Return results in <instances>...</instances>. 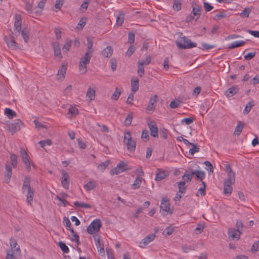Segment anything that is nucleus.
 Here are the masks:
<instances>
[{"label":"nucleus","mask_w":259,"mask_h":259,"mask_svg":"<svg viewBox=\"0 0 259 259\" xmlns=\"http://www.w3.org/2000/svg\"><path fill=\"white\" fill-rule=\"evenodd\" d=\"M195 247L193 245H184L182 246V249L185 253H188L191 251L194 250Z\"/></svg>","instance_id":"obj_56"},{"label":"nucleus","mask_w":259,"mask_h":259,"mask_svg":"<svg viewBox=\"0 0 259 259\" xmlns=\"http://www.w3.org/2000/svg\"><path fill=\"white\" fill-rule=\"evenodd\" d=\"M191 146H192V148L189 149V154H190L191 155H193L195 153L199 152L200 148L196 145L192 143Z\"/></svg>","instance_id":"obj_40"},{"label":"nucleus","mask_w":259,"mask_h":259,"mask_svg":"<svg viewBox=\"0 0 259 259\" xmlns=\"http://www.w3.org/2000/svg\"><path fill=\"white\" fill-rule=\"evenodd\" d=\"M23 123L21 120L16 119L14 121L9 125V130L12 133H16L19 131Z\"/></svg>","instance_id":"obj_8"},{"label":"nucleus","mask_w":259,"mask_h":259,"mask_svg":"<svg viewBox=\"0 0 259 259\" xmlns=\"http://www.w3.org/2000/svg\"><path fill=\"white\" fill-rule=\"evenodd\" d=\"M7 44L8 47L13 50L16 49L17 48L16 42L14 39L8 40L7 42Z\"/></svg>","instance_id":"obj_57"},{"label":"nucleus","mask_w":259,"mask_h":259,"mask_svg":"<svg viewBox=\"0 0 259 259\" xmlns=\"http://www.w3.org/2000/svg\"><path fill=\"white\" fill-rule=\"evenodd\" d=\"M251 12V9L249 8H245L240 13V16L242 17H248Z\"/></svg>","instance_id":"obj_50"},{"label":"nucleus","mask_w":259,"mask_h":259,"mask_svg":"<svg viewBox=\"0 0 259 259\" xmlns=\"http://www.w3.org/2000/svg\"><path fill=\"white\" fill-rule=\"evenodd\" d=\"M238 91L239 89L237 87L233 86L225 91V95L228 98L232 97L238 93Z\"/></svg>","instance_id":"obj_20"},{"label":"nucleus","mask_w":259,"mask_h":259,"mask_svg":"<svg viewBox=\"0 0 259 259\" xmlns=\"http://www.w3.org/2000/svg\"><path fill=\"white\" fill-rule=\"evenodd\" d=\"M113 49L111 46H108L101 52V55L106 58L110 57L113 54Z\"/></svg>","instance_id":"obj_24"},{"label":"nucleus","mask_w":259,"mask_h":259,"mask_svg":"<svg viewBox=\"0 0 259 259\" xmlns=\"http://www.w3.org/2000/svg\"><path fill=\"white\" fill-rule=\"evenodd\" d=\"M151 61V57L150 56H147L145 60H140L138 61L137 64H139L142 65H149Z\"/></svg>","instance_id":"obj_37"},{"label":"nucleus","mask_w":259,"mask_h":259,"mask_svg":"<svg viewBox=\"0 0 259 259\" xmlns=\"http://www.w3.org/2000/svg\"><path fill=\"white\" fill-rule=\"evenodd\" d=\"M20 153L22 159L30 158L27 152L25 149L21 148Z\"/></svg>","instance_id":"obj_59"},{"label":"nucleus","mask_w":259,"mask_h":259,"mask_svg":"<svg viewBox=\"0 0 259 259\" xmlns=\"http://www.w3.org/2000/svg\"><path fill=\"white\" fill-rule=\"evenodd\" d=\"M141 138L147 141L149 140V133L147 130H143L141 135Z\"/></svg>","instance_id":"obj_63"},{"label":"nucleus","mask_w":259,"mask_h":259,"mask_svg":"<svg viewBox=\"0 0 259 259\" xmlns=\"http://www.w3.org/2000/svg\"><path fill=\"white\" fill-rule=\"evenodd\" d=\"M204 228V225L203 224L199 223L197 224V227L195 228V231L198 232L197 233L200 234L203 232Z\"/></svg>","instance_id":"obj_58"},{"label":"nucleus","mask_w":259,"mask_h":259,"mask_svg":"<svg viewBox=\"0 0 259 259\" xmlns=\"http://www.w3.org/2000/svg\"><path fill=\"white\" fill-rule=\"evenodd\" d=\"M96 187V184L93 181H89L84 186V188L87 191H91Z\"/></svg>","instance_id":"obj_39"},{"label":"nucleus","mask_w":259,"mask_h":259,"mask_svg":"<svg viewBox=\"0 0 259 259\" xmlns=\"http://www.w3.org/2000/svg\"><path fill=\"white\" fill-rule=\"evenodd\" d=\"M142 178L141 176L139 175L137 177L134 183L132 185V188L133 189H137L140 187L142 183Z\"/></svg>","instance_id":"obj_27"},{"label":"nucleus","mask_w":259,"mask_h":259,"mask_svg":"<svg viewBox=\"0 0 259 259\" xmlns=\"http://www.w3.org/2000/svg\"><path fill=\"white\" fill-rule=\"evenodd\" d=\"M92 55V54L86 52L84 55L80 58L79 64V71L81 74H85L87 72V65L90 63Z\"/></svg>","instance_id":"obj_4"},{"label":"nucleus","mask_w":259,"mask_h":259,"mask_svg":"<svg viewBox=\"0 0 259 259\" xmlns=\"http://www.w3.org/2000/svg\"><path fill=\"white\" fill-rule=\"evenodd\" d=\"M138 67V74L140 77L143 76V75L144 74L145 70L144 66H142L141 64H138L137 65Z\"/></svg>","instance_id":"obj_49"},{"label":"nucleus","mask_w":259,"mask_h":259,"mask_svg":"<svg viewBox=\"0 0 259 259\" xmlns=\"http://www.w3.org/2000/svg\"><path fill=\"white\" fill-rule=\"evenodd\" d=\"M245 44L243 40H237L232 42L228 47L229 49H232L239 47L243 46Z\"/></svg>","instance_id":"obj_26"},{"label":"nucleus","mask_w":259,"mask_h":259,"mask_svg":"<svg viewBox=\"0 0 259 259\" xmlns=\"http://www.w3.org/2000/svg\"><path fill=\"white\" fill-rule=\"evenodd\" d=\"M243 127V124L241 121H239L237 122V124L234 130V134L235 135L239 136L241 134Z\"/></svg>","instance_id":"obj_28"},{"label":"nucleus","mask_w":259,"mask_h":259,"mask_svg":"<svg viewBox=\"0 0 259 259\" xmlns=\"http://www.w3.org/2000/svg\"><path fill=\"white\" fill-rule=\"evenodd\" d=\"M168 176V172L161 168H157L155 180L156 181H160L164 179L166 177Z\"/></svg>","instance_id":"obj_9"},{"label":"nucleus","mask_w":259,"mask_h":259,"mask_svg":"<svg viewBox=\"0 0 259 259\" xmlns=\"http://www.w3.org/2000/svg\"><path fill=\"white\" fill-rule=\"evenodd\" d=\"M177 46L182 49H191L196 47L195 42H192L187 37L184 36L176 41Z\"/></svg>","instance_id":"obj_3"},{"label":"nucleus","mask_w":259,"mask_h":259,"mask_svg":"<svg viewBox=\"0 0 259 259\" xmlns=\"http://www.w3.org/2000/svg\"><path fill=\"white\" fill-rule=\"evenodd\" d=\"M24 9L29 14H32L33 12V10H34L33 9L32 4L27 1L24 3Z\"/></svg>","instance_id":"obj_34"},{"label":"nucleus","mask_w":259,"mask_h":259,"mask_svg":"<svg viewBox=\"0 0 259 259\" xmlns=\"http://www.w3.org/2000/svg\"><path fill=\"white\" fill-rule=\"evenodd\" d=\"M147 124L150 131L151 136L154 138H157L158 136V128L155 122L154 121H150Z\"/></svg>","instance_id":"obj_10"},{"label":"nucleus","mask_w":259,"mask_h":259,"mask_svg":"<svg viewBox=\"0 0 259 259\" xmlns=\"http://www.w3.org/2000/svg\"><path fill=\"white\" fill-rule=\"evenodd\" d=\"M69 177L68 174L67 172L65 171H63L62 172V179L61 180V183L63 186V187L65 189H68L69 188Z\"/></svg>","instance_id":"obj_18"},{"label":"nucleus","mask_w":259,"mask_h":259,"mask_svg":"<svg viewBox=\"0 0 259 259\" xmlns=\"http://www.w3.org/2000/svg\"><path fill=\"white\" fill-rule=\"evenodd\" d=\"M133 116L132 113H130L127 115L126 118L124 120V123L126 126L130 125L131 124Z\"/></svg>","instance_id":"obj_47"},{"label":"nucleus","mask_w":259,"mask_h":259,"mask_svg":"<svg viewBox=\"0 0 259 259\" xmlns=\"http://www.w3.org/2000/svg\"><path fill=\"white\" fill-rule=\"evenodd\" d=\"M38 144H39L41 148H44V147L46 145H49V146L51 145L52 144V141L49 139H47L46 140L39 141L38 142Z\"/></svg>","instance_id":"obj_54"},{"label":"nucleus","mask_w":259,"mask_h":259,"mask_svg":"<svg viewBox=\"0 0 259 259\" xmlns=\"http://www.w3.org/2000/svg\"><path fill=\"white\" fill-rule=\"evenodd\" d=\"M5 114L9 119H12L14 117L16 116L15 112L10 108H6L5 109Z\"/></svg>","instance_id":"obj_32"},{"label":"nucleus","mask_w":259,"mask_h":259,"mask_svg":"<svg viewBox=\"0 0 259 259\" xmlns=\"http://www.w3.org/2000/svg\"><path fill=\"white\" fill-rule=\"evenodd\" d=\"M71 234V240L72 241L75 242L77 244L79 243V237L78 235H77L73 230H71L70 232Z\"/></svg>","instance_id":"obj_43"},{"label":"nucleus","mask_w":259,"mask_h":259,"mask_svg":"<svg viewBox=\"0 0 259 259\" xmlns=\"http://www.w3.org/2000/svg\"><path fill=\"white\" fill-rule=\"evenodd\" d=\"M20 253L21 250L19 246L16 250H8L7 252L6 259H15V256L19 255Z\"/></svg>","instance_id":"obj_15"},{"label":"nucleus","mask_w":259,"mask_h":259,"mask_svg":"<svg viewBox=\"0 0 259 259\" xmlns=\"http://www.w3.org/2000/svg\"><path fill=\"white\" fill-rule=\"evenodd\" d=\"M93 45V40L89 38H87V46H88V49L87 50V52L90 53L91 54L93 53V49H92Z\"/></svg>","instance_id":"obj_38"},{"label":"nucleus","mask_w":259,"mask_h":259,"mask_svg":"<svg viewBox=\"0 0 259 259\" xmlns=\"http://www.w3.org/2000/svg\"><path fill=\"white\" fill-rule=\"evenodd\" d=\"M63 223L64 224L66 228V229L69 230L71 232V230H73L71 227V223L70 220L66 217H64L63 218Z\"/></svg>","instance_id":"obj_45"},{"label":"nucleus","mask_w":259,"mask_h":259,"mask_svg":"<svg viewBox=\"0 0 259 259\" xmlns=\"http://www.w3.org/2000/svg\"><path fill=\"white\" fill-rule=\"evenodd\" d=\"M170 204L168 199L163 198L161 200L160 205V209L162 213L165 214L168 212L169 210Z\"/></svg>","instance_id":"obj_14"},{"label":"nucleus","mask_w":259,"mask_h":259,"mask_svg":"<svg viewBox=\"0 0 259 259\" xmlns=\"http://www.w3.org/2000/svg\"><path fill=\"white\" fill-rule=\"evenodd\" d=\"M155 238L154 234H151L144 238L140 242V246L144 247L149 243L154 240Z\"/></svg>","instance_id":"obj_13"},{"label":"nucleus","mask_w":259,"mask_h":259,"mask_svg":"<svg viewBox=\"0 0 259 259\" xmlns=\"http://www.w3.org/2000/svg\"><path fill=\"white\" fill-rule=\"evenodd\" d=\"M10 244L11 246L10 250H16V249L18 247V246L17 247L18 244L16 240L13 239L12 237L10 239Z\"/></svg>","instance_id":"obj_51"},{"label":"nucleus","mask_w":259,"mask_h":259,"mask_svg":"<svg viewBox=\"0 0 259 259\" xmlns=\"http://www.w3.org/2000/svg\"><path fill=\"white\" fill-rule=\"evenodd\" d=\"M72 44V41L70 39H67L66 40L65 44L63 47L62 50L64 52H67Z\"/></svg>","instance_id":"obj_35"},{"label":"nucleus","mask_w":259,"mask_h":259,"mask_svg":"<svg viewBox=\"0 0 259 259\" xmlns=\"http://www.w3.org/2000/svg\"><path fill=\"white\" fill-rule=\"evenodd\" d=\"M177 184L179 188V191L185 193L186 189L185 182L180 181L178 182Z\"/></svg>","instance_id":"obj_41"},{"label":"nucleus","mask_w":259,"mask_h":259,"mask_svg":"<svg viewBox=\"0 0 259 259\" xmlns=\"http://www.w3.org/2000/svg\"><path fill=\"white\" fill-rule=\"evenodd\" d=\"M58 245L60 249L63 251L64 253H67L69 252V248L64 242L60 241L58 243Z\"/></svg>","instance_id":"obj_42"},{"label":"nucleus","mask_w":259,"mask_h":259,"mask_svg":"<svg viewBox=\"0 0 259 259\" xmlns=\"http://www.w3.org/2000/svg\"><path fill=\"white\" fill-rule=\"evenodd\" d=\"M203 187L200 188L197 192V195L198 196L199 194H200L201 196L205 195V187L206 185L204 182H202Z\"/></svg>","instance_id":"obj_52"},{"label":"nucleus","mask_w":259,"mask_h":259,"mask_svg":"<svg viewBox=\"0 0 259 259\" xmlns=\"http://www.w3.org/2000/svg\"><path fill=\"white\" fill-rule=\"evenodd\" d=\"M139 79H136L132 80L131 82L132 91L133 93H135L139 89Z\"/></svg>","instance_id":"obj_31"},{"label":"nucleus","mask_w":259,"mask_h":259,"mask_svg":"<svg viewBox=\"0 0 259 259\" xmlns=\"http://www.w3.org/2000/svg\"><path fill=\"white\" fill-rule=\"evenodd\" d=\"M254 105L253 101H252L248 102L245 107V108L243 110V113L244 114H247L250 111Z\"/></svg>","instance_id":"obj_30"},{"label":"nucleus","mask_w":259,"mask_h":259,"mask_svg":"<svg viewBox=\"0 0 259 259\" xmlns=\"http://www.w3.org/2000/svg\"><path fill=\"white\" fill-rule=\"evenodd\" d=\"M22 190V193L26 195V203L28 205L32 206L34 195V191L31 187L30 179L27 176H26L24 178Z\"/></svg>","instance_id":"obj_2"},{"label":"nucleus","mask_w":259,"mask_h":259,"mask_svg":"<svg viewBox=\"0 0 259 259\" xmlns=\"http://www.w3.org/2000/svg\"><path fill=\"white\" fill-rule=\"evenodd\" d=\"M251 251L252 252L255 253L259 251V240L254 242L251 247Z\"/></svg>","instance_id":"obj_60"},{"label":"nucleus","mask_w":259,"mask_h":259,"mask_svg":"<svg viewBox=\"0 0 259 259\" xmlns=\"http://www.w3.org/2000/svg\"><path fill=\"white\" fill-rule=\"evenodd\" d=\"M46 3V0H41L37 4V7L34 8V10L35 11L34 13L37 15H40L41 13V12L45 6Z\"/></svg>","instance_id":"obj_22"},{"label":"nucleus","mask_w":259,"mask_h":259,"mask_svg":"<svg viewBox=\"0 0 259 259\" xmlns=\"http://www.w3.org/2000/svg\"><path fill=\"white\" fill-rule=\"evenodd\" d=\"M95 244L98 248H99V251L102 253L104 252V249L103 246V245L101 244L99 238L96 239V237H95Z\"/></svg>","instance_id":"obj_46"},{"label":"nucleus","mask_w":259,"mask_h":259,"mask_svg":"<svg viewBox=\"0 0 259 259\" xmlns=\"http://www.w3.org/2000/svg\"><path fill=\"white\" fill-rule=\"evenodd\" d=\"M157 102V96L155 95L152 96L148 103V105L146 108V111L147 112H153L155 108V103Z\"/></svg>","instance_id":"obj_12"},{"label":"nucleus","mask_w":259,"mask_h":259,"mask_svg":"<svg viewBox=\"0 0 259 259\" xmlns=\"http://www.w3.org/2000/svg\"><path fill=\"white\" fill-rule=\"evenodd\" d=\"M192 174L195 176V179L203 182L202 180L205 178V172L199 170H195L192 171Z\"/></svg>","instance_id":"obj_23"},{"label":"nucleus","mask_w":259,"mask_h":259,"mask_svg":"<svg viewBox=\"0 0 259 259\" xmlns=\"http://www.w3.org/2000/svg\"><path fill=\"white\" fill-rule=\"evenodd\" d=\"M21 34L25 42L27 43L29 41V31L27 28L23 29L21 31Z\"/></svg>","instance_id":"obj_36"},{"label":"nucleus","mask_w":259,"mask_h":259,"mask_svg":"<svg viewBox=\"0 0 259 259\" xmlns=\"http://www.w3.org/2000/svg\"><path fill=\"white\" fill-rule=\"evenodd\" d=\"M121 91L117 87L115 88V90L111 96V100L114 101H116L118 100V99L119 98L120 95H121Z\"/></svg>","instance_id":"obj_33"},{"label":"nucleus","mask_w":259,"mask_h":259,"mask_svg":"<svg viewBox=\"0 0 259 259\" xmlns=\"http://www.w3.org/2000/svg\"><path fill=\"white\" fill-rule=\"evenodd\" d=\"M14 33L16 36L20 34L21 30L22 19L20 14H16L14 16Z\"/></svg>","instance_id":"obj_7"},{"label":"nucleus","mask_w":259,"mask_h":259,"mask_svg":"<svg viewBox=\"0 0 259 259\" xmlns=\"http://www.w3.org/2000/svg\"><path fill=\"white\" fill-rule=\"evenodd\" d=\"M124 21V16L123 14H120L116 18V23L118 25H121Z\"/></svg>","instance_id":"obj_62"},{"label":"nucleus","mask_w":259,"mask_h":259,"mask_svg":"<svg viewBox=\"0 0 259 259\" xmlns=\"http://www.w3.org/2000/svg\"><path fill=\"white\" fill-rule=\"evenodd\" d=\"M126 165L123 161H120L117 166L113 169L110 171L111 175H117L121 172L125 170V166Z\"/></svg>","instance_id":"obj_11"},{"label":"nucleus","mask_w":259,"mask_h":259,"mask_svg":"<svg viewBox=\"0 0 259 259\" xmlns=\"http://www.w3.org/2000/svg\"><path fill=\"white\" fill-rule=\"evenodd\" d=\"M101 227V221L99 219L94 220L88 227L87 232L90 234L98 232Z\"/></svg>","instance_id":"obj_6"},{"label":"nucleus","mask_w":259,"mask_h":259,"mask_svg":"<svg viewBox=\"0 0 259 259\" xmlns=\"http://www.w3.org/2000/svg\"><path fill=\"white\" fill-rule=\"evenodd\" d=\"M124 142L126 145L127 149L130 152H133L135 151L136 142L132 139L130 132H127L124 133Z\"/></svg>","instance_id":"obj_5"},{"label":"nucleus","mask_w":259,"mask_h":259,"mask_svg":"<svg viewBox=\"0 0 259 259\" xmlns=\"http://www.w3.org/2000/svg\"><path fill=\"white\" fill-rule=\"evenodd\" d=\"M240 234L241 232L237 230L229 229L228 230L229 236L232 240L234 239H238L240 238Z\"/></svg>","instance_id":"obj_21"},{"label":"nucleus","mask_w":259,"mask_h":259,"mask_svg":"<svg viewBox=\"0 0 259 259\" xmlns=\"http://www.w3.org/2000/svg\"><path fill=\"white\" fill-rule=\"evenodd\" d=\"M135 41V34L132 32L128 33V42L132 45Z\"/></svg>","instance_id":"obj_61"},{"label":"nucleus","mask_w":259,"mask_h":259,"mask_svg":"<svg viewBox=\"0 0 259 259\" xmlns=\"http://www.w3.org/2000/svg\"><path fill=\"white\" fill-rule=\"evenodd\" d=\"M6 171L5 173V182L8 184L11 180L12 176V167L9 163H6L5 165Z\"/></svg>","instance_id":"obj_16"},{"label":"nucleus","mask_w":259,"mask_h":259,"mask_svg":"<svg viewBox=\"0 0 259 259\" xmlns=\"http://www.w3.org/2000/svg\"><path fill=\"white\" fill-rule=\"evenodd\" d=\"M52 47L53 48L54 56L58 57L60 59L62 58L60 46L58 42H55L52 44Z\"/></svg>","instance_id":"obj_19"},{"label":"nucleus","mask_w":259,"mask_h":259,"mask_svg":"<svg viewBox=\"0 0 259 259\" xmlns=\"http://www.w3.org/2000/svg\"><path fill=\"white\" fill-rule=\"evenodd\" d=\"M180 105V102L179 100H173L169 104V107L172 109L179 107Z\"/></svg>","instance_id":"obj_55"},{"label":"nucleus","mask_w":259,"mask_h":259,"mask_svg":"<svg viewBox=\"0 0 259 259\" xmlns=\"http://www.w3.org/2000/svg\"><path fill=\"white\" fill-rule=\"evenodd\" d=\"M66 66L64 64H62L58 71L57 75L59 76L58 79H63L65 77V75L66 74Z\"/></svg>","instance_id":"obj_25"},{"label":"nucleus","mask_w":259,"mask_h":259,"mask_svg":"<svg viewBox=\"0 0 259 259\" xmlns=\"http://www.w3.org/2000/svg\"><path fill=\"white\" fill-rule=\"evenodd\" d=\"M86 97L89 99L90 101L94 100L95 97V91L91 88H89L88 90Z\"/></svg>","instance_id":"obj_29"},{"label":"nucleus","mask_w":259,"mask_h":259,"mask_svg":"<svg viewBox=\"0 0 259 259\" xmlns=\"http://www.w3.org/2000/svg\"><path fill=\"white\" fill-rule=\"evenodd\" d=\"M226 171L227 173L228 178L224 184V194L230 195L232 192V185L235 183V176L234 172L232 171L231 166L229 164H226Z\"/></svg>","instance_id":"obj_1"},{"label":"nucleus","mask_w":259,"mask_h":259,"mask_svg":"<svg viewBox=\"0 0 259 259\" xmlns=\"http://www.w3.org/2000/svg\"><path fill=\"white\" fill-rule=\"evenodd\" d=\"M11 164L13 166V167L15 168L17 165V156L14 153L11 154Z\"/></svg>","instance_id":"obj_44"},{"label":"nucleus","mask_w":259,"mask_h":259,"mask_svg":"<svg viewBox=\"0 0 259 259\" xmlns=\"http://www.w3.org/2000/svg\"><path fill=\"white\" fill-rule=\"evenodd\" d=\"M109 164V162L108 161H105L104 162H102L100 163L98 167L99 169H100L102 171H103L106 167L108 166Z\"/></svg>","instance_id":"obj_53"},{"label":"nucleus","mask_w":259,"mask_h":259,"mask_svg":"<svg viewBox=\"0 0 259 259\" xmlns=\"http://www.w3.org/2000/svg\"><path fill=\"white\" fill-rule=\"evenodd\" d=\"M192 12L191 14L196 17V20H198L200 17L201 14V6L195 4H192Z\"/></svg>","instance_id":"obj_17"},{"label":"nucleus","mask_w":259,"mask_h":259,"mask_svg":"<svg viewBox=\"0 0 259 259\" xmlns=\"http://www.w3.org/2000/svg\"><path fill=\"white\" fill-rule=\"evenodd\" d=\"M181 2L180 1L175 0L174 1L172 8L175 10L178 11L181 9Z\"/></svg>","instance_id":"obj_48"},{"label":"nucleus","mask_w":259,"mask_h":259,"mask_svg":"<svg viewBox=\"0 0 259 259\" xmlns=\"http://www.w3.org/2000/svg\"><path fill=\"white\" fill-rule=\"evenodd\" d=\"M135 48L131 45L128 48L126 54L128 56H131L135 52Z\"/></svg>","instance_id":"obj_64"}]
</instances>
